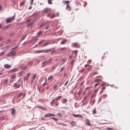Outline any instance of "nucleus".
Masks as SVG:
<instances>
[{
  "mask_svg": "<svg viewBox=\"0 0 130 130\" xmlns=\"http://www.w3.org/2000/svg\"><path fill=\"white\" fill-rule=\"evenodd\" d=\"M15 17V15H14L11 18H10L7 19L6 20V22L7 23H11L14 20Z\"/></svg>",
  "mask_w": 130,
  "mask_h": 130,
  "instance_id": "nucleus-1",
  "label": "nucleus"
},
{
  "mask_svg": "<svg viewBox=\"0 0 130 130\" xmlns=\"http://www.w3.org/2000/svg\"><path fill=\"white\" fill-rule=\"evenodd\" d=\"M15 53L14 51H12L11 52L7 54L6 55V56L7 57H9L11 56H13L14 55H15Z\"/></svg>",
  "mask_w": 130,
  "mask_h": 130,
  "instance_id": "nucleus-2",
  "label": "nucleus"
},
{
  "mask_svg": "<svg viewBox=\"0 0 130 130\" xmlns=\"http://www.w3.org/2000/svg\"><path fill=\"white\" fill-rule=\"evenodd\" d=\"M51 10V9L48 8H47L44 9L43 11V13H46L50 11Z\"/></svg>",
  "mask_w": 130,
  "mask_h": 130,
  "instance_id": "nucleus-3",
  "label": "nucleus"
},
{
  "mask_svg": "<svg viewBox=\"0 0 130 130\" xmlns=\"http://www.w3.org/2000/svg\"><path fill=\"white\" fill-rule=\"evenodd\" d=\"M15 111L14 108H13L11 109V114L12 116H13L15 115Z\"/></svg>",
  "mask_w": 130,
  "mask_h": 130,
  "instance_id": "nucleus-4",
  "label": "nucleus"
},
{
  "mask_svg": "<svg viewBox=\"0 0 130 130\" xmlns=\"http://www.w3.org/2000/svg\"><path fill=\"white\" fill-rule=\"evenodd\" d=\"M73 115L75 117L79 118H83L82 116L80 115H75L74 114H73Z\"/></svg>",
  "mask_w": 130,
  "mask_h": 130,
  "instance_id": "nucleus-5",
  "label": "nucleus"
},
{
  "mask_svg": "<svg viewBox=\"0 0 130 130\" xmlns=\"http://www.w3.org/2000/svg\"><path fill=\"white\" fill-rule=\"evenodd\" d=\"M4 68L6 69H9L11 67V66L8 64H5L4 66Z\"/></svg>",
  "mask_w": 130,
  "mask_h": 130,
  "instance_id": "nucleus-6",
  "label": "nucleus"
},
{
  "mask_svg": "<svg viewBox=\"0 0 130 130\" xmlns=\"http://www.w3.org/2000/svg\"><path fill=\"white\" fill-rule=\"evenodd\" d=\"M86 123L87 125L88 126H91V125L89 122V120L87 119L86 120Z\"/></svg>",
  "mask_w": 130,
  "mask_h": 130,
  "instance_id": "nucleus-7",
  "label": "nucleus"
},
{
  "mask_svg": "<svg viewBox=\"0 0 130 130\" xmlns=\"http://www.w3.org/2000/svg\"><path fill=\"white\" fill-rule=\"evenodd\" d=\"M51 49H48L47 50H43V53H48L51 52Z\"/></svg>",
  "mask_w": 130,
  "mask_h": 130,
  "instance_id": "nucleus-8",
  "label": "nucleus"
},
{
  "mask_svg": "<svg viewBox=\"0 0 130 130\" xmlns=\"http://www.w3.org/2000/svg\"><path fill=\"white\" fill-rule=\"evenodd\" d=\"M51 43V42H46V43H44L43 45L42 46V47H44L45 46L49 44H50V43Z\"/></svg>",
  "mask_w": 130,
  "mask_h": 130,
  "instance_id": "nucleus-9",
  "label": "nucleus"
},
{
  "mask_svg": "<svg viewBox=\"0 0 130 130\" xmlns=\"http://www.w3.org/2000/svg\"><path fill=\"white\" fill-rule=\"evenodd\" d=\"M101 81V80L100 79L98 78H96L94 79V82L95 83H98Z\"/></svg>",
  "mask_w": 130,
  "mask_h": 130,
  "instance_id": "nucleus-10",
  "label": "nucleus"
},
{
  "mask_svg": "<svg viewBox=\"0 0 130 130\" xmlns=\"http://www.w3.org/2000/svg\"><path fill=\"white\" fill-rule=\"evenodd\" d=\"M54 116L53 114H52L51 113H48L47 114H46L44 115V116L45 117H48L50 116Z\"/></svg>",
  "mask_w": 130,
  "mask_h": 130,
  "instance_id": "nucleus-11",
  "label": "nucleus"
},
{
  "mask_svg": "<svg viewBox=\"0 0 130 130\" xmlns=\"http://www.w3.org/2000/svg\"><path fill=\"white\" fill-rule=\"evenodd\" d=\"M66 10H68L69 11H70L71 10V8L69 5H67Z\"/></svg>",
  "mask_w": 130,
  "mask_h": 130,
  "instance_id": "nucleus-12",
  "label": "nucleus"
},
{
  "mask_svg": "<svg viewBox=\"0 0 130 130\" xmlns=\"http://www.w3.org/2000/svg\"><path fill=\"white\" fill-rule=\"evenodd\" d=\"M63 3L64 5H65L66 4H67V5H68V4H69L70 2L68 1H63L62 2Z\"/></svg>",
  "mask_w": 130,
  "mask_h": 130,
  "instance_id": "nucleus-13",
  "label": "nucleus"
},
{
  "mask_svg": "<svg viewBox=\"0 0 130 130\" xmlns=\"http://www.w3.org/2000/svg\"><path fill=\"white\" fill-rule=\"evenodd\" d=\"M43 53V50H41L40 51H37L35 52V54L39 53Z\"/></svg>",
  "mask_w": 130,
  "mask_h": 130,
  "instance_id": "nucleus-14",
  "label": "nucleus"
},
{
  "mask_svg": "<svg viewBox=\"0 0 130 130\" xmlns=\"http://www.w3.org/2000/svg\"><path fill=\"white\" fill-rule=\"evenodd\" d=\"M10 26V25H8L6 26H5L3 27V30H5L9 28Z\"/></svg>",
  "mask_w": 130,
  "mask_h": 130,
  "instance_id": "nucleus-15",
  "label": "nucleus"
},
{
  "mask_svg": "<svg viewBox=\"0 0 130 130\" xmlns=\"http://www.w3.org/2000/svg\"><path fill=\"white\" fill-rule=\"evenodd\" d=\"M23 74V71H21L19 72L18 74V76L19 77L21 76Z\"/></svg>",
  "mask_w": 130,
  "mask_h": 130,
  "instance_id": "nucleus-16",
  "label": "nucleus"
},
{
  "mask_svg": "<svg viewBox=\"0 0 130 130\" xmlns=\"http://www.w3.org/2000/svg\"><path fill=\"white\" fill-rule=\"evenodd\" d=\"M52 60V59L51 58L48 59V60L46 62L47 64H49Z\"/></svg>",
  "mask_w": 130,
  "mask_h": 130,
  "instance_id": "nucleus-17",
  "label": "nucleus"
},
{
  "mask_svg": "<svg viewBox=\"0 0 130 130\" xmlns=\"http://www.w3.org/2000/svg\"><path fill=\"white\" fill-rule=\"evenodd\" d=\"M17 71V69H13L12 70H11L10 72V73H13L14 72H15Z\"/></svg>",
  "mask_w": 130,
  "mask_h": 130,
  "instance_id": "nucleus-18",
  "label": "nucleus"
},
{
  "mask_svg": "<svg viewBox=\"0 0 130 130\" xmlns=\"http://www.w3.org/2000/svg\"><path fill=\"white\" fill-rule=\"evenodd\" d=\"M76 124V122L75 121H72L71 123L72 126H75Z\"/></svg>",
  "mask_w": 130,
  "mask_h": 130,
  "instance_id": "nucleus-19",
  "label": "nucleus"
},
{
  "mask_svg": "<svg viewBox=\"0 0 130 130\" xmlns=\"http://www.w3.org/2000/svg\"><path fill=\"white\" fill-rule=\"evenodd\" d=\"M42 31H40L39 32H38L36 34L37 36L38 37L40 35L42 34Z\"/></svg>",
  "mask_w": 130,
  "mask_h": 130,
  "instance_id": "nucleus-20",
  "label": "nucleus"
},
{
  "mask_svg": "<svg viewBox=\"0 0 130 130\" xmlns=\"http://www.w3.org/2000/svg\"><path fill=\"white\" fill-rule=\"evenodd\" d=\"M46 62V61H44L42 63V65L41 66V67L43 68L45 66V63Z\"/></svg>",
  "mask_w": 130,
  "mask_h": 130,
  "instance_id": "nucleus-21",
  "label": "nucleus"
},
{
  "mask_svg": "<svg viewBox=\"0 0 130 130\" xmlns=\"http://www.w3.org/2000/svg\"><path fill=\"white\" fill-rule=\"evenodd\" d=\"M78 45V44L77 43H74L72 45V46L73 47H75L77 46Z\"/></svg>",
  "mask_w": 130,
  "mask_h": 130,
  "instance_id": "nucleus-22",
  "label": "nucleus"
},
{
  "mask_svg": "<svg viewBox=\"0 0 130 130\" xmlns=\"http://www.w3.org/2000/svg\"><path fill=\"white\" fill-rule=\"evenodd\" d=\"M33 64V62L32 61H29L28 62V64L30 66H31Z\"/></svg>",
  "mask_w": 130,
  "mask_h": 130,
  "instance_id": "nucleus-23",
  "label": "nucleus"
},
{
  "mask_svg": "<svg viewBox=\"0 0 130 130\" xmlns=\"http://www.w3.org/2000/svg\"><path fill=\"white\" fill-rule=\"evenodd\" d=\"M57 123L59 125H62L63 126H67V125L64 124L59 123Z\"/></svg>",
  "mask_w": 130,
  "mask_h": 130,
  "instance_id": "nucleus-24",
  "label": "nucleus"
},
{
  "mask_svg": "<svg viewBox=\"0 0 130 130\" xmlns=\"http://www.w3.org/2000/svg\"><path fill=\"white\" fill-rule=\"evenodd\" d=\"M53 78V77L52 75H51L48 78V80H50L52 79Z\"/></svg>",
  "mask_w": 130,
  "mask_h": 130,
  "instance_id": "nucleus-25",
  "label": "nucleus"
},
{
  "mask_svg": "<svg viewBox=\"0 0 130 130\" xmlns=\"http://www.w3.org/2000/svg\"><path fill=\"white\" fill-rule=\"evenodd\" d=\"M45 41V40L44 39H43L40 42H39L38 43V45H40L41 44V43H42L43 42H44V41Z\"/></svg>",
  "mask_w": 130,
  "mask_h": 130,
  "instance_id": "nucleus-26",
  "label": "nucleus"
},
{
  "mask_svg": "<svg viewBox=\"0 0 130 130\" xmlns=\"http://www.w3.org/2000/svg\"><path fill=\"white\" fill-rule=\"evenodd\" d=\"M66 39H64V40L61 41L60 43H61L62 44H64L66 43Z\"/></svg>",
  "mask_w": 130,
  "mask_h": 130,
  "instance_id": "nucleus-27",
  "label": "nucleus"
},
{
  "mask_svg": "<svg viewBox=\"0 0 130 130\" xmlns=\"http://www.w3.org/2000/svg\"><path fill=\"white\" fill-rule=\"evenodd\" d=\"M8 79H6L3 82V84H5L7 83L8 82Z\"/></svg>",
  "mask_w": 130,
  "mask_h": 130,
  "instance_id": "nucleus-28",
  "label": "nucleus"
},
{
  "mask_svg": "<svg viewBox=\"0 0 130 130\" xmlns=\"http://www.w3.org/2000/svg\"><path fill=\"white\" fill-rule=\"evenodd\" d=\"M65 59H64V58H63V59L62 60H61V61L62 62V63L61 64V65L62 64H64V62H65Z\"/></svg>",
  "mask_w": 130,
  "mask_h": 130,
  "instance_id": "nucleus-29",
  "label": "nucleus"
},
{
  "mask_svg": "<svg viewBox=\"0 0 130 130\" xmlns=\"http://www.w3.org/2000/svg\"><path fill=\"white\" fill-rule=\"evenodd\" d=\"M93 115H94L95 114H96V110L95 108L94 109L93 111Z\"/></svg>",
  "mask_w": 130,
  "mask_h": 130,
  "instance_id": "nucleus-30",
  "label": "nucleus"
},
{
  "mask_svg": "<svg viewBox=\"0 0 130 130\" xmlns=\"http://www.w3.org/2000/svg\"><path fill=\"white\" fill-rule=\"evenodd\" d=\"M11 41V40L10 39H9L5 41V42L6 43V44H7L9 42H10Z\"/></svg>",
  "mask_w": 130,
  "mask_h": 130,
  "instance_id": "nucleus-31",
  "label": "nucleus"
},
{
  "mask_svg": "<svg viewBox=\"0 0 130 130\" xmlns=\"http://www.w3.org/2000/svg\"><path fill=\"white\" fill-rule=\"evenodd\" d=\"M31 74V73H30V72H29L27 74L26 76L27 77H28V78H29Z\"/></svg>",
  "mask_w": 130,
  "mask_h": 130,
  "instance_id": "nucleus-32",
  "label": "nucleus"
},
{
  "mask_svg": "<svg viewBox=\"0 0 130 130\" xmlns=\"http://www.w3.org/2000/svg\"><path fill=\"white\" fill-rule=\"evenodd\" d=\"M62 96H58L56 99V101H57L58 100H60Z\"/></svg>",
  "mask_w": 130,
  "mask_h": 130,
  "instance_id": "nucleus-33",
  "label": "nucleus"
},
{
  "mask_svg": "<svg viewBox=\"0 0 130 130\" xmlns=\"http://www.w3.org/2000/svg\"><path fill=\"white\" fill-rule=\"evenodd\" d=\"M58 86V85L57 84H55V85L53 87V88L55 90Z\"/></svg>",
  "mask_w": 130,
  "mask_h": 130,
  "instance_id": "nucleus-34",
  "label": "nucleus"
},
{
  "mask_svg": "<svg viewBox=\"0 0 130 130\" xmlns=\"http://www.w3.org/2000/svg\"><path fill=\"white\" fill-rule=\"evenodd\" d=\"M29 78L26 76L24 78V80L25 81H26L28 80L29 79Z\"/></svg>",
  "mask_w": 130,
  "mask_h": 130,
  "instance_id": "nucleus-35",
  "label": "nucleus"
},
{
  "mask_svg": "<svg viewBox=\"0 0 130 130\" xmlns=\"http://www.w3.org/2000/svg\"><path fill=\"white\" fill-rule=\"evenodd\" d=\"M96 94H93L90 97L91 99L94 97H95L96 96Z\"/></svg>",
  "mask_w": 130,
  "mask_h": 130,
  "instance_id": "nucleus-36",
  "label": "nucleus"
},
{
  "mask_svg": "<svg viewBox=\"0 0 130 130\" xmlns=\"http://www.w3.org/2000/svg\"><path fill=\"white\" fill-rule=\"evenodd\" d=\"M15 75L14 74H13V75H12L11 76V78L13 79L15 78Z\"/></svg>",
  "mask_w": 130,
  "mask_h": 130,
  "instance_id": "nucleus-37",
  "label": "nucleus"
},
{
  "mask_svg": "<svg viewBox=\"0 0 130 130\" xmlns=\"http://www.w3.org/2000/svg\"><path fill=\"white\" fill-rule=\"evenodd\" d=\"M39 107L42 109L44 110H46V108L44 107Z\"/></svg>",
  "mask_w": 130,
  "mask_h": 130,
  "instance_id": "nucleus-38",
  "label": "nucleus"
},
{
  "mask_svg": "<svg viewBox=\"0 0 130 130\" xmlns=\"http://www.w3.org/2000/svg\"><path fill=\"white\" fill-rule=\"evenodd\" d=\"M36 75V74H35L33 76V77H32V79L34 80V79L35 78Z\"/></svg>",
  "mask_w": 130,
  "mask_h": 130,
  "instance_id": "nucleus-39",
  "label": "nucleus"
},
{
  "mask_svg": "<svg viewBox=\"0 0 130 130\" xmlns=\"http://www.w3.org/2000/svg\"><path fill=\"white\" fill-rule=\"evenodd\" d=\"M24 3V1L22 2L20 4V6H23Z\"/></svg>",
  "mask_w": 130,
  "mask_h": 130,
  "instance_id": "nucleus-40",
  "label": "nucleus"
},
{
  "mask_svg": "<svg viewBox=\"0 0 130 130\" xmlns=\"http://www.w3.org/2000/svg\"><path fill=\"white\" fill-rule=\"evenodd\" d=\"M22 94V93L21 92L20 93L19 95L18 96V98L21 97Z\"/></svg>",
  "mask_w": 130,
  "mask_h": 130,
  "instance_id": "nucleus-41",
  "label": "nucleus"
},
{
  "mask_svg": "<svg viewBox=\"0 0 130 130\" xmlns=\"http://www.w3.org/2000/svg\"><path fill=\"white\" fill-rule=\"evenodd\" d=\"M67 101V100L66 99H64V100L63 101L62 103H66Z\"/></svg>",
  "mask_w": 130,
  "mask_h": 130,
  "instance_id": "nucleus-42",
  "label": "nucleus"
},
{
  "mask_svg": "<svg viewBox=\"0 0 130 130\" xmlns=\"http://www.w3.org/2000/svg\"><path fill=\"white\" fill-rule=\"evenodd\" d=\"M58 115L60 117H61L62 116V114L61 113H57Z\"/></svg>",
  "mask_w": 130,
  "mask_h": 130,
  "instance_id": "nucleus-43",
  "label": "nucleus"
},
{
  "mask_svg": "<svg viewBox=\"0 0 130 130\" xmlns=\"http://www.w3.org/2000/svg\"><path fill=\"white\" fill-rule=\"evenodd\" d=\"M82 91L81 90H80L77 93V94L79 95H80V94L82 93Z\"/></svg>",
  "mask_w": 130,
  "mask_h": 130,
  "instance_id": "nucleus-44",
  "label": "nucleus"
},
{
  "mask_svg": "<svg viewBox=\"0 0 130 130\" xmlns=\"http://www.w3.org/2000/svg\"><path fill=\"white\" fill-rule=\"evenodd\" d=\"M27 36L26 35H25L22 38V40H24L25 39V37H26V36Z\"/></svg>",
  "mask_w": 130,
  "mask_h": 130,
  "instance_id": "nucleus-45",
  "label": "nucleus"
},
{
  "mask_svg": "<svg viewBox=\"0 0 130 130\" xmlns=\"http://www.w3.org/2000/svg\"><path fill=\"white\" fill-rule=\"evenodd\" d=\"M66 49V48L65 47H63V48H61L60 49V51H63V50H65Z\"/></svg>",
  "mask_w": 130,
  "mask_h": 130,
  "instance_id": "nucleus-46",
  "label": "nucleus"
},
{
  "mask_svg": "<svg viewBox=\"0 0 130 130\" xmlns=\"http://www.w3.org/2000/svg\"><path fill=\"white\" fill-rule=\"evenodd\" d=\"M48 2L49 4H51L52 2L51 0H48Z\"/></svg>",
  "mask_w": 130,
  "mask_h": 130,
  "instance_id": "nucleus-47",
  "label": "nucleus"
},
{
  "mask_svg": "<svg viewBox=\"0 0 130 130\" xmlns=\"http://www.w3.org/2000/svg\"><path fill=\"white\" fill-rule=\"evenodd\" d=\"M19 45H18V46H15L14 47L11 49H10V50H12V49H15V48H17L19 46Z\"/></svg>",
  "mask_w": 130,
  "mask_h": 130,
  "instance_id": "nucleus-48",
  "label": "nucleus"
},
{
  "mask_svg": "<svg viewBox=\"0 0 130 130\" xmlns=\"http://www.w3.org/2000/svg\"><path fill=\"white\" fill-rule=\"evenodd\" d=\"M5 52H3L0 54V56L2 55L3 54L5 53Z\"/></svg>",
  "mask_w": 130,
  "mask_h": 130,
  "instance_id": "nucleus-49",
  "label": "nucleus"
},
{
  "mask_svg": "<svg viewBox=\"0 0 130 130\" xmlns=\"http://www.w3.org/2000/svg\"><path fill=\"white\" fill-rule=\"evenodd\" d=\"M107 96L106 94H104L103 95V98H105L107 97Z\"/></svg>",
  "mask_w": 130,
  "mask_h": 130,
  "instance_id": "nucleus-50",
  "label": "nucleus"
},
{
  "mask_svg": "<svg viewBox=\"0 0 130 130\" xmlns=\"http://www.w3.org/2000/svg\"><path fill=\"white\" fill-rule=\"evenodd\" d=\"M87 97V96H85L84 97V98L83 99V100H82V102H84L85 100V99H86Z\"/></svg>",
  "mask_w": 130,
  "mask_h": 130,
  "instance_id": "nucleus-51",
  "label": "nucleus"
},
{
  "mask_svg": "<svg viewBox=\"0 0 130 130\" xmlns=\"http://www.w3.org/2000/svg\"><path fill=\"white\" fill-rule=\"evenodd\" d=\"M113 129V128H108L106 129L107 130H112Z\"/></svg>",
  "mask_w": 130,
  "mask_h": 130,
  "instance_id": "nucleus-52",
  "label": "nucleus"
},
{
  "mask_svg": "<svg viewBox=\"0 0 130 130\" xmlns=\"http://www.w3.org/2000/svg\"><path fill=\"white\" fill-rule=\"evenodd\" d=\"M56 51L55 50H53L51 52V54H53Z\"/></svg>",
  "mask_w": 130,
  "mask_h": 130,
  "instance_id": "nucleus-53",
  "label": "nucleus"
},
{
  "mask_svg": "<svg viewBox=\"0 0 130 130\" xmlns=\"http://www.w3.org/2000/svg\"><path fill=\"white\" fill-rule=\"evenodd\" d=\"M98 91V89H96L95 90L93 94H95V93H96V92H97Z\"/></svg>",
  "mask_w": 130,
  "mask_h": 130,
  "instance_id": "nucleus-54",
  "label": "nucleus"
},
{
  "mask_svg": "<svg viewBox=\"0 0 130 130\" xmlns=\"http://www.w3.org/2000/svg\"><path fill=\"white\" fill-rule=\"evenodd\" d=\"M27 67V66H25L23 68V69H26Z\"/></svg>",
  "mask_w": 130,
  "mask_h": 130,
  "instance_id": "nucleus-55",
  "label": "nucleus"
},
{
  "mask_svg": "<svg viewBox=\"0 0 130 130\" xmlns=\"http://www.w3.org/2000/svg\"><path fill=\"white\" fill-rule=\"evenodd\" d=\"M34 80L32 79L30 81V83L31 84H32L34 81Z\"/></svg>",
  "mask_w": 130,
  "mask_h": 130,
  "instance_id": "nucleus-56",
  "label": "nucleus"
},
{
  "mask_svg": "<svg viewBox=\"0 0 130 130\" xmlns=\"http://www.w3.org/2000/svg\"><path fill=\"white\" fill-rule=\"evenodd\" d=\"M45 25V23H44V24H42L40 26V27H42L43 26H44Z\"/></svg>",
  "mask_w": 130,
  "mask_h": 130,
  "instance_id": "nucleus-57",
  "label": "nucleus"
},
{
  "mask_svg": "<svg viewBox=\"0 0 130 130\" xmlns=\"http://www.w3.org/2000/svg\"><path fill=\"white\" fill-rule=\"evenodd\" d=\"M55 17V15H54L51 16L50 17V19H52L54 18Z\"/></svg>",
  "mask_w": 130,
  "mask_h": 130,
  "instance_id": "nucleus-58",
  "label": "nucleus"
},
{
  "mask_svg": "<svg viewBox=\"0 0 130 130\" xmlns=\"http://www.w3.org/2000/svg\"><path fill=\"white\" fill-rule=\"evenodd\" d=\"M34 2V0H31L30 3L31 4V5H32L33 4Z\"/></svg>",
  "mask_w": 130,
  "mask_h": 130,
  "instance_id": "nucleus-59",
  "label": "nucleus"
},
{
  "mask_svg": "<svg viewBox=\"0 0 130 130\" xmlns=\"http://www.w3.org/2000/svg\"><path fill=\"white\" fill-rule=\"evenodd\" d=\"M75 61L74 60H73L71 62V65H73Z\"/></svg>",
  "mask_w": 130,
  "mask_h": 130,
  "instance_id": "nucleus-60",
  "label": "nucleus"
},
{
  "mask_svg": "<svg viewBox=\"0 0 130 130\" xmlns=\"http://www.w3.org/2000/svg\"><path fill=\"white\" fill-rule=\"evenodd\" d=\"M64 68L63 67H62L61 68V69H60V72L62 71L64 69Z\"/></svg>",
  "mask_w": 130,
  "mask_h": 130,
  "instance_id": "nucleus-61",
  "label": "nucleus"
},
{
  "mask_svg": "<svg viewBox=\"0 0 130 130\" xmlns=\"http://www.w3.org/2000/svg\"><path fill=\"white\" fill-rule=\"evenodd\" d=\"M56 104H55V106H58V103H57V101L56 102Z\"/></svg>",
  "mask_w": 130,
  "mask_h": 130,
  "instance_id": "nucleus-62",
  "label": "nucleus"
},
{
  "mask_svg": "<svg viewBox=\"0 0 130 130\" xmlns=\"http://www.w3.org/2000/svg\"><path fill=\"white\" fill-rule=\"evenodd\" d=\"M17 84L16 83H15L13 85V87H16L17 86Z\"/></svg>",
  "mask_w": 130,
  "mask_h": 130,
  "instance_id": "nucleus-63",
  "label": "nucleus"
},
{
  "mask_svg": "<svg viewBox=\"0 0 130 130\" xmlns=\"http://www.w3.org/2000/svg\"><path fill=\"white\" fill-rule=\"evenodd\" d=\"M66 73H64V74L63 76V78H64V77H66Z\"/></svg>",
  "mask_w": 130,
  "mask_h": 130,
  "instance_id": "nucleus-64",
  "label": "nucleus"
}]
</instances>
